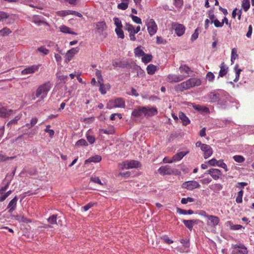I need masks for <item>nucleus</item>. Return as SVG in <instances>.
Masks as SVG:
<instances>
[{
  "instance_id": "39",
  "label": "nucleus",
  "mask_w": 254,
  "mask_h": 254,
  "mask_svg": "<svg viewBox=\"0 0 254 254\" xmlns=\"http://www.w3.org/2000/svg\"><path fill=\"white\" fill-rule=\"evenodd\" d=\"M11 33V31L7 27H4L0 30V35L2 36L8 35Z\"/></svg>"
},
{
  "instance_id": "46",
  "label": "nucleus",
  "mask_w": 254,
  "mask_h": 254,
  "mask_svg": "<svg viewBox=\"0 0 254 254\" xmlns=\"http://www.w3.org/2000/svg\"><path fill=\"white\" fill-rule=\"evenodd\" d=\"M75 145L77 146H86L88 145V143L85 139H80L76 142Z\"/></svg>"
},
{
  "instance_id": "32",
  "label": "nucleus",
  "mask_w": 254,
  "mask_h": 254,
  "mask_svg": "<svg viewBox=\"0 0 254 254\" xmlns=\"http://www.w3.org/2000/svg\"><path fill=\"white\" fill-rule=\"evenodd\" d=\"M32 22L33 23H34L35 24H36V25H37L38 26H40L42 24H44L46 26H49V24L44 21H43V20H41L39 19V17L38 16H34L32 20Z\"/></svg>"
},
{
  "instance_id": "34",
  "label": "nucleus",
  "mask_w": 254,
  "mask_h": 254,
  "mask_svg": "<svg viewBox=\"0 0 254 254\" xmlns=\"http://www.w3.org/2000/svg\"><path fill=\"white\" fill-rule=\"evenodd\" d=\"M209 188L215 192H218L222 189V186L220 184H215L210 185Z\"/></svg>"
},
{
  "instance_id": "48",
  "label": "nucleus",
  "mask_w": 254,
  "mask_h": 254,
  "mask_svg": "<svg viewBox=\"0 0 254 254\" xmlns=\"http://www.w3.org/2000/svg\"><path fill=\"white\" fill-rule=\"evenodd\" d=\"M206 79L209 82H212L214 79L215 76L212 72L209 71L206 74Z\"/></svg>"
},
{
  "instance_id": "31",
  "label": "nucleus",
  "mask_w": 254,
  "mask_h": 254,
  "mask_svg": "<svg viewBox=\"0 0 254 254\" xmlns=\"http://www.w3.org/2000/svg\"><path fill=\"white\" fill-rule=\"evenodd\" d=\"M15 219L19 222H24L25 223H31L32 222L30 219L26 218L23 215H18L16 216Z\"/></svg>"
},
{
  "instance_id": "7",
  "label": "nucleus",
  "mask_w": 254,
  "mask_h": 254,
  "mask_svg": "<svg viewBox=\"0 0 254 254\" xmlns=\"http://www.w3.org/2000/svg\"><path fill=\"white\" fill-rule=\"evenodd\" d=\"M178 36H182L185 31L186 28L184 25L178 23H173L172 26Z\"/></svg>"
},
{
  "instance_id": "45",
  "label": "nucleus",
  "mask_w": 254,
  "mask_h": 254,
  "mask_svg": "<svg viewBox=\"0 0 254 254\" xmlns=\"http://www.w3.org/2000/svg\"><path fill=\"white\" fill-rule=\"evenodd\" d=\"M57 215H53L51 216L48 219V221L49 223H50L51 224H57Z\"/></svg>"
},
{
  "instance_id": "2",
  "label": "nucleus",
  "mask_w": 254,
  "mask_h": 254,
  "mask_svg": "<svg viewBox=\"0 0 254 254\" xmlns=\"http://www.w3.org/2000/svg\"><path fill=\"white\" fill-rule=\"evenodd\" d=\"M51 88V84L50 82H47L40 85L37 89L35 95L33 96V99L35 100L36 98H40L41 100H43L47 96L48 93Z\"/></svg>"
},
{
  "instance_id": "4",
  "label": "nucleus",
  "mask_w": 254,
  "mask_h": 254,
  "mask_svg": "<svg viewBox=\"0 0 254 254\" xmlns=\"http://www.w3.org/2000/svg\"><path fill=\"white\" fill-rule=\"evenodd\" d=\"M203 215L207 218V224L212 227H215L219 223V218L216 216L208 215L202 211Z\"/></svg>"
},
{
  "instance_id": "49",
  "label": "nucleus",
  "mask_w": 254,
  "mask_h": 254,
  "mask_svg": "<svg viewBox=\"0 0 254 254\" xmlns=\"http://www.w3.org/2000/svg\"><path fill=\"white\" fill-rule=\"evenodd\" d=\"M228 223L230 224V228L232 230H238L243 227V226L241 225H233V223L231 221H228Z\"/></svg>"
},
{
  "instance_id": "61",
  "label": "nucleus",
  "mask_w": 254,
  "mask_h": 254,
  "mask_svg": "<svg viewBox=\"0 0 254 254\" xmlns=\"http://www.w3.org/2000/svg\"><path fill=\"white\" fill-rule=\"evenodd\" d=\"M58 14L61 16H65L70 15V10L59 11L58 12Z\"/></svg>"
},
{
  "instance_id": "54",
  "label": "nucleus",
  "mask_w": 254,
  "mask_h": 254,
  "mask_svg": "<svg viewBox=\"0 0 254 254\" xmlns=\"http://www.w3.org/2000/svg\"><path fill=\"white\" fill-rule=\"evenodd\" d=\"M125 30L127 31L128 32L132 31L134 29V27L130 24L126 23L124 26Z\"/></svg>"
},
{
  "instance_id": "41",
  "label": "nucleus",
  "mask_w": 254,
  "mask_h": 254,
  "mask_svg": "<svg viewBox=\"0 0 254 254\" xmlns=\"http://www.w3.org/2000/svg\"><path fill=\"white\" fill-rule=\"evenodd\" d=\"M115 32L117 34L118 37L121 39L125 38L124 32L122 30V28H118L115 29Z\"/></svg>"
},
{
  "instance_id": "6",
  "label": "nucleus",
  "mask_w": 254,
  "mask_h": 254,
  "mask_svg": "<svg viewBox=\"0 0 254 254\" xmlns=\"http://www.w3.org/2000/svg\"><path fill=\"white\" fill-rule=\"evenodd\" d=\"M183 188L188 190H192L194 189L199 188L200 187L199 184L195 181H190L184 182L182 186Z\"/></svg>"
},
{
  "instance_id": "5",
  "label": "nucleus",
  "mask_w": 254,
  "mask_h": 254,
  "mask_svg": "<svg viewBox=\"0 0 254 254\" xmlns=\"http://www.w3.org/2000/svg\"><path fill=\"white\" fill-rule=\"evenodd\" d=\"M232 254H248L247 248L243 244H236L233 246Z\"/></svg>"
},
{
  "instance_id": "11",
  "label": "nucleus",
  "mask_w": 254,
  "mask_h": 254,
  "mask_svg": "<svg viewBox=\"0 0 254 254\" xmlns=\"http://www.w3.org/2000/svg\"><path fill=\"white\" fill-rule=\"evenodd\" d=\"M146 111V107H138L137 108L135 109L132 112L131 115L135 117H141L145 116V112Z\"/></svg>"
},
{
  "instance_id": "38",
  "label": "nucleus",
  "mask_w": 254,
  "mask_h": 254,
  "mask_svg": "<svg viewBox=\"0 0 254 254\" xmlns=\"http://www.w3.org/2000/svg\"><path fill=\"white\" fill-rule=\"evenodd\" d=\"M90 180L91 182L96 183V184H98L100 185V186H103L104 185V184L101 182V181L100 180V179H99V178L98 177L92 176L90 178Z\"/></svg>"
},
{
  "instance_id": "35",
  "label": "nucleus",
  "mask_w": 254,
  "mask_h": 254,
  "mask_svg": "<svg viewBox=\"0 0 254 254\" xmlns=\"http://www.w3.org/2000/svg\"><path fill=\"white\" fill-rule=\"evenodd\" d=\"M177 212L180 214H183V215H187V214L191 215L193 213V211L191 209L186 210L183 209H181L180 208H177Z\"/></svg>"
},
{
  "instance_id": "28",
  "label": "nucleus",
  "mask_w": 254,
  "mask_h": 254,
  "mask_svg": "<svg viewBox=\"0 0 254 254\" xmlns=\"http://www.w3.org/2000/svg\"><path fill=\"white\" fill-rule=\"evenodd\" d=\"M183 222L185 226L190 230H191L194 224L196 223V220H183Z\"/></svg>"
},
{
  "instance_id": "20",
  "label": "nucleus",
  "mask_w": 254,
  "mask_h": 254,
  "mask_svg": "<svg viewBox=\"0 0 254 254\" xmlns=\"http://www.w3.org/2000/svg\"><path fill=\"white\" fill-rule=\"evenodd\" d=\"M208 97L209 101L211 103L217 102L220 100L219 94L216 91L210 93Z\"/></svg>"
},
{
  "instance_id": "42",
  "label": "nucleus",
  "mask_w": 254,
  "mask_h": 254,
  "mask_svg": "<svg viewBox=\"0 0 254 254\" xmlns=\"http://www.w3.org/2000/svg\"><path fill=\"white\" fill-rule=\"evenodd\" d=\"M242 6L245 11H247L250 7V0H243Z\"/></svg>"
},
{
  "instance_id": "26",
  "label": "nucleus",
  "mask_w": 254,
  "mask_h": 254,
  "mask_svg": "<svg viewBox=\"0 0 254 254\" xmlns=\"http://www.w3.org/2000/svg\"><path fill=\"white\" fill-rule=\"evenodd\" d=\"M145 116H152L157 114V110L156 108H148L146 107Z\"/></svg>"
},
{
  "instance_id": "58",
  "label": "nucleus",
  "mask_w": 254,
  "mask_h": 254,
  "mask_svg": "<svg viewBox=\"0 0 254 254\" xmlns=\"http://www.w3.org/2000/svg\"><path fill=\"white\" fill-rule=\"evenodd\" d=\"M132 21L137 24H142L141 19L137 16H134L133 15H130Z\"/></svg>"
},
{
  "instance_id": "50",
  "label": "nucleus",
  "mask_w": 254,
  "mask_h": 254,
  "mask_svg": "<svg viewBox=\"0 0 254 254\" xmlns=\"http://www.w3.org/2000/svg\"><path fill=\"white\" fill-rule=\"evenodd\" d=\"M217 166L223 168L225 170V172H227L228 171L227 165L225 163H224L222 160H218V163L217 164Z\"/></svg>"
},
{
  "instance_id": "62",
  "label": "nucleus",
  "mask_w": 254,
  "mask_h": 254,
  "mask_svg": "<svg viewBox=\"0 0 254 254\" xmlns=\"http://www.w3.org/2000/svg\"><path fill=\"white\" fill-rule=\"evenodd\" d=\"M128 7L127 3L122 2L121 3L118 4V8L122 10L126 9Z\"/></svg>"
},
{
  "instance_id": "47",
  "label": "nucleus",
  "mask_w": 254,
  "mask_h": 254,
  "mask_svg": "<svg viewBox=\"0 0 254 254\" xmlns=\"http://www.w3.org/2000/svg\"><path fill=\"white\" fill-rule=\"evenodd\" d=\"M113 20L114 21L115 25L116 26V28L123 27V25H122V22L119 18L115 17V18H114Z\"/></svg>"
},
{
  "instance_id": "17",
  "label": "nucleus",
  "mask_w": 254,
  "mask_h": 254,
  "mask_svg": "<svg viewBox=\"0 0 254 254\" xmlns=\"http://www.w3.org/2000/svg\"><path fill=\"white\" fill-rule=\"evenodd\" d=\"M183 80V76L180 75L171 74L167 76V81L169 82H178Z\"/></svg>"
},
{
  "instance_id": "30",
  "label": "nucleus",
  "mask_w": 254,
  "mask_h": 254,
  "mask_svg": "<svg viewBox=\"0 0 254 254\" xmlns=\"http://www.w3.org/2000/svg\"><path fill=\"white\" fill-rule=\"evenodd\" d=\"M157 69V66L153 64H149L146 67L147 73L150 75L154 74Z\"/></svg>"
},
{
  "instance_id": "36",
  "label": "nucleus",
  "mask_w": 254,
  "mask_h": 254,
  "mask_svg": "<svg viewBox=\"0 0 254 254\" xmlns=\"http://www.w3.org/2000/svg\"><path fill=\"white\" fill-rule=\"evenodd\" d=\"M238 64H236L234 68V69L236 72V77L234 79V82H237L238 81L240 77V74L241 73V72L242 71V70L241 69L238 68Z\"/></svg>"
},
{
  "instance_id": "44",
  "label": "nucleus",
  "mask_w": 254,
  "mask_h": 254,
  "mask_svg": "<svg viewBox=\"0 0 254 254\" xmlns=\"http://www.w3.org/2000/svg\"><path fill=\"white\" fill-rule=\"evenodd\" d=\"M134 54L137 57H141L144 55V52L140 47H137L134 49Z\"/></svg>"
},
{
  "instance_id": "60",
  "label": "nucleus",
  "mask_w": 254,
  "mask_h": 254,
  "mask_svg": "<svg viewBox=\"0 0 254 254\" xmlns=\"http://www.w3.org/2000/svg\"><path fill=\"white\" fill-rule=\"evenodd\" d=\"M211 23H213L216 27H222L223 26V22H220L217 19H214V21H211Z\"/></svg>"
},
{
  "instance_id": "29",
  "label": "nucleus",
  "mask_w": 254,
  "mask_h": 254,
  "mask_svg": "<svg viewBox=\"0 0 254 254\" xmlns=\"http://www.w3.org/2000/svg\"><path fill=\"white\" fill-rule=\"evenodd\" d=\"M221 175L222 173L220 170L218 169L212 168V174L211 176L214 180H218L220 178Z\"/></svg>"
},
{
  "instance_id": "51",
  "label": "nucleus",
  "mask_w": 254,
  "mask_h": 254,
  "mask_svg": "<svg viewBox=\"0 0 254 254\" xmlns=\"http://www.w3.org/2000/svg\"><path fill=\"white\" fill-rule=\"evenodd\" d=\"M37 50L40 52L42 53L44 55H47L49 54V51L48 49L46 48L44 46H41L38 48Z\"/></svg>"
},
{
  "instance_id": "9",
  "label": "nucleus",
  "mask_w": 254,
  "mask_h": 254,
  "mask_svg": "<svg viewBox=\"0 0 254 254\" xmlns=\"http://www.w3.org/2000/svg\"><path fill=\"white\" fill-rule=\"evenodd\" d=\"M179 71L181 74V76H183V79L189 77L190 76V72H192L190 68L186 64H182L179 67Z\"/></svg>"
},
{
  "instance_id": "56",
  "label": "nucleus",
  "mask_w": 254,
  "mask_h": 254,
  "mask_svg": "<svg viewBox=\"0 0 254 254\" xmlns=\"http://www.w3.org/2000/svg\"><path fill=\"white\" fill-rule=\"evenodd\" d=\"M233 159L238 163H242L245 161V158L241 155H235L233 157Z\"/></svg>"
},
{
  "instance_id": "33",
  "label": "nucleus",
  "mask_w": 254,
  "mask_h": 254,
  "mask_svg": "<svg viewBox=\"0 0 254 254\" xmlns=\"http://www.w3.org/2000/svg\"><path fill=\"white\" fill-rule=\"evenodd\" d=\"M60 31L64 33H69L75 35H77L76 33L71 31L70 28L65 25H63L60 27Z\"/></svg>"
},
{
  "instance_id": "10",
  "label": "nucleus",
  "mask_w": 254,
  "mask_h": 254,
  "mask_svg": "<svg viewBox=\"0 0 254 254\" xmlns=\"http://www.w3.org/2000/svg\"><path fill=\"white\" fill-rule=\"evenodd\" d=\"M79 51V48L78 47L73 48L71 49L68 50L65 55V62L66 63H68L70 62L74 56Z\"/></svg>"
},
{
  "instance_id": "23",
  "label": "nucleus",
  "mask_w": 254,
  "mask_h": 254,
  "mask_svg": "<svg viewBox=\"0 0 254 254\" xmlns=\"http://www.w3.org/2000/svg\"><path fill=\"white\" fill-rule=\"evenodd\" d=\"M179 117L182 121V124L184 126H187L190 123V120L184 113L180 112L179 113Z\"/></svg>"
},
{
  "instance_id": "15",
  "label": "nucleus",
  "mask_w": 254,
  "mask_h": 254,
  "mask_svg": "<svg viewBox=\"0 0 254 254\" xmlns=\"http://www.w3.org/2000/svg\"><path fill=\"white\" fill-rule=\"evenodd\" d=\"M110 102H112L114 104V107L116 108H124L126 106L125 101L122 98H118Z\"/></svg>"
},
{
  "instance_id": "21",
  "label": "nucleus",
  "mask_w": 254,
  "mask_h": 254,
  "mask_svg": "<svg viewBox=\"0 0 254 254\" xmlns=\"http://www.w3.org/2000/svg\"><path fill=\"white\" fill-rule=\"evenodd\" d=\"M127 169L138 168L141 166L140 162L136 160L127 161Z\"/></svg>"
},
{
  "instance_id": "18",
  "label": "nucleus",
  "mask_w": 254,
  "mask_h": 254,
  "mask_svg": "<svg viewBox=\"0 0 254 254\" xmlns=\"http://www.w3.org/2000/svg\"><path fill=\"white\" fill-rule=\"evenodd\" d=\"M7 19V21L6 22L7 24H10L12 22L10 20L11 18H10V15L8 13L4 11H0V21L3 22L4 21H6Z\"/></svg>"
},
{
  "instance_id": "43",
  "label": "nucleus",
  "mask_w": 254,
  "mask_h": 254,
  "mask_svg": "<svg viewBox=\"0 0 254 254\" xmlns=\"http://www.w3.org/2000/svg\"><path fill=\"white\" fill-rule=\"evenodd\" d=\"M238 57L237 54V50L236 48H233L231 51V61L232 63L234 62V61Z\"/></svg>"
},
{
  "instance_id": "27",
  "label": "nucleus",
  "mask_w": 254,
  "mask_h": 254,
  "mask_svg": "<svg viewBox=\"0 0 254 254\" xmlns=\"http://www.w3.org/2000/svg\"><path fill=\"white\" fill-rule=\"evenodd\" d=\"M228 70V68L224 62L222 63L220 65V70L219 71V75L220 77H223L227 73Z\"/></svg>"
},
{
  "instance_id": "55",
  "label": "nucleus",
  "mask_w": 254,
  "mask_h": 254,
  "mask_svg": "<svg viewBox=\"0 0 254 254\" xmlns=\"http://www.w3.org/2000/svg\"><path fill=\"white\" fill-rule=\"evenodd\" d=\"M194 201V199L192 197H188L187 198H183L181 199V203L185 204L188 202H192Z\"/></svg>"
},
{
  "instance_id": "37",
  "label": "nucleus",
  "mask_w": 254,
  "mask_h": 254,
  "mask_svg": "<svg viewBox=\"0 0 254 254\" xmlns=\"http://www.w3.org/2000/svg\"><path fill=\"white\" fill-rule=\"evenodd\" d=\"M152 56L151 55L145 54L144 53L142 58V61L145 64H147L152 60Z\"/></svg>"
},
{
  "instance_id": "53",
  "label": "nucleus",
  "mask_w": 254,
  "mask_h": 254,
  "mask_svg": "<svg viewBox=\"0 0 254 254\" xmlns=\"http://www.w3.org/2000/svg\"><path fill=\"white\" fill-rule=\"evenodd\" d=\"M51 126L50 125H48L46 126V129L44 130V131L46 132H48L49 134V136L51 137H53L54 134H55V131L53 129H49V127H50Z\"/></svg>"
},
{
  "instance_id": "19",
  "label": "nucleus",
  "mask_w": 254,
  "mask_h": 254,
  "mask_svg": "<svg viewBox=\"0 0 254 254\" xmlns=\"http://www.w3.org/2000/svg\"><path fill=\"white\" fill-rule=\"evenodd\" d=\"M18 198L15 196L10 200L7 205V209H9L8 212L12 213L16 208Z\"/></svg>"
},
{
  "instance_id": "25",
  "label": "nucleus",
  "mask_w": 254,
  "mask_h": 254,
  "mask_svg": "<svg viewBox=\"0 0 254 254\" xmlns=\"http://www.w3.org/2000/svg\"><path fill=\"white\" fill-rule=\"evenodd\" d=\"M102 160V157L100 155H95L94 156L90 157L88 159L85 161V164H87L88 163L94 162L98 163L101 161Z\"/></svg>"
},
{
  "instance_id": "3",
  "label": "nucleus",
  "mask_w": 254,
  "mask_h": 254,
  "mask_svg": "<svg viewBox=\"0 0 254 254\" xmlns=\"http://www.w3.org/2000/svg\"><path fill=\"white\" fill-rule=\"evenodd\" d=\"M146 25L150 36H152L156 33L158 29L157 25L153 19H147L146 21Z\"/></svg>"
},
{
  "instance_id": "14",
  "label": "nucleus",
  "mask_w": 254,
  "mask_h": 254,
  "mask_svg": "<svg viewBox=\"0 0 254 254\" xmlns=\"http://www.w3.org/2000/svg\"><path fill=\"white\" fill-rule=\"evenodd\" d=\"M204 152V158L207 159L213 153L212 148L207 144L202 145L201 149Z\"/></svg>"
},
{
  "instance_id": "22",
  "label": "nucleus",
  "mask_w": 254,
  "mask_h": 254,
  "mask_svg": "<svg viewBox=\"0 0 254 254\" xmlns=\"http://www.w3.org/2000/svg\"><path fill=\"white\" fill-rule=\"evenodd\" d=\"M11 110H7V109L3 107L1 104H0V117L2 118H6L9 116L11 112Z\"/></svg>"
},
{
  "instance_id": "59",
  "label": "nucleus",
  "mask_w": 254,
  "mask_h": 254,
  "mask_svg": "<svg viewBox=\"0 0 254 254\" xmlns=\"http://www.w3.org/2000/svg\"><path fill=\"white\" fill-rule=\"evenodd\" d=\"M20 117L19 116H17L15 117V118L13 120L10 121L7 124L8 127H9L12 124H17L18 121L20 119Z\"/></svg>"
},
{
  "instance_id": "57",
  "label": "nucleus",
  "mask_w": 254,
  "mask_h": 254,
  "mask_svg": "<svg viewBox=\"0 0 254 254\" xmlns=\"http://www.w3.org/2000/svg\"><path fill=\"white\" fill-rule=\"evenodd\" d=\"M193 108L197 111H201L202 112H207L208 111V109L207 108L202 107L199 105L194 106Z\"/></svg>"
},
{
  "instance_id": "63",
  "label": "nucleus",
  "mask_w": 254,
  "mask_h": 254,
  "mask_svg": "<svg viewBox=\"0 0 254 254\" xmlns=\"http://www.w3.org/2000/svg\"><path fill=\"white\" fill-rule=\"evenodd\" d=\"M94 204V203L90 202V203H88L87 204L84 205V206L82 207V209H83L84 211H87L90 208H91L92 207H93Z\"/></svg>"
},
{
  "instance_id": "12",
  "label": "nucleus",
  "mask_w": 254,
  "mask_h": 254,
  "mask_svg": "<svg viewBox=\"0 0 254 254\" xmlns=\"http://www.w3.org/2000/svg\"><path fill=\"white\" fill-rule=\"evenodd\" d=\"M158 171L160 174L163 175H171L174 172V170L172 169L171 167L169 165L160 167L158 169Z\"/></svg>"
},
{
  "instance_id": "8",
  "label": "nucleus",
  "mask_w": 254,
  "mask_h": 254,
  "mask_svg": "<svg viewBox=\"0 0 254 254\" xmlns=\"http://www.w3.org/2000/svg\"><path fill=\"white\" fill-rule=\"evenodd\" d=\"M40 65H41L39 64L28 66L21 71V74L22 75L33 74L39 70Z\"/></svg>"
},
{
  "instance_id": "24",
  "label": "nucleus",
  "mask_w": 254,
  "mask_h": 254,
  "mask_svg": "<svg viewBox=\"0 0 254 254\" xmlns=\"http://www.w3.org/2000/svg\"><path fill=\"white\" fill-rule=\"evenodd\" d=\"M189 151H182L174 155L172 158L173 162L181 160L185 155L189 153Z\"/></svg>"
},
{
  "instance_id": "64",
  "label": "nucleus",
  "mask_w": 254,
  "mask_h": 254,
  "mask_svg": "<svg viewBox=\"0 0 254 254\" xmlns=\"http://www.w3.org/2000/svg\"><path fill=\"white\" fill-rule=\"evenodd\" d=\"M180 242H181V244H183V245L185 248H189L190 247L189 241L187 239H181L180 240Z\"/></svg>"
},
{
  "instance_id": "52",
  "label": "nucleus",
  "mask_w": 254,
  "mask_h": 254,
  "mask_svg": "<svg viewBox=\"0 0 254 254\" xmlns=\"http://www.w3.org/2000/svg\"><path fill=\"white\" fill-rule=\"evenodd\" d=\"M15 157H6L5 155L2 154L1 152L0 153V162H3L9 159H13Z\"/></svg>"
},
{
  "instance_id": "40",
  "label": "nucleus",
  "mask_w": 254,
  "mask_h": 254,
  "mask_svg": "<svg viewBox=\"0 0 254 254\" xmlns=\"http://www.w3.org/2000/svg\"><path fill=\"white\" fill-rule=\"evenodd\" d=\"M243 192L244 191L243 189H241V190L238 192V194L236 198V201L237 203H241L242 202Z\"/></svg>"
},
{
  "instance_id": "13",
  "label": "nucleus",
  "mask_w": 254,
  "mask_h": 254,
  "mask_svg": "<svg viewBox=\"0 0 254 254\" xmlns=\"http://www.w3.org/2000/svg\"><path fill=\"white\" fill-rule=\"evenodd\" d=\"M95 75L98 79V82L100 84L99 91L101 93H105V92L103 90V78L102 76V72L100 70L96 69L95 72Z\"/></svg>"
},
{
  "instance_id": "1",
  "label": "nucleus",
  "mask_w": 254,
  "mask_h": 254,
  "mask_svg": "<svg viewBox=\"0 0 254 254\" xmlns=\"http://www.w3.org/2000/svg\"><path fill=\"white\" fill-rule=\"evenodd\" d=\"M201 84V81L199 78H191L187 80L186 81L183 82L178 84L175 87L176 91H183L188 90L194 86H197Z\"/></svg>"
},
{
  "instance_id": "16",
  "label": "nucleus",
  "mask_w": 254,
  "mask_h": 254,
  "mask_svg": "<svg viewBox=\"0 0 254 254\" xmlns=\"http://www.w3.org/2000/svg\"><path fill=\"white\" fill-rule=\"evenodd\" d=\"M107 26L105 21H99L96 23L95 30L101 35L106 29Z\"/></svg>"
}]
</instances>
